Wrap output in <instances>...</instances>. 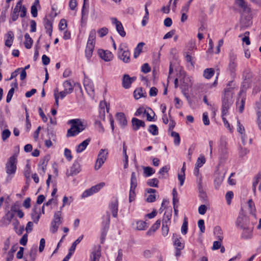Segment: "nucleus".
Segmentation results:
<instances>
[{
	"instance_id": "nucleus-21",
	"label": "nucleus",
	"mask_w": 261,
	"mask_h": 261,
	"mask_svg": "<svg viewBox=\"0 0 261 261\" xmlns=\"http://www.w3.org/2000/svg\"><path fill=\"white\" fill-rule=\"evenodd\" d=\"M118 206V201L117 198H115L114 200H112L109 205V208L112 211L113 217L114 218L117 216Z\"/></svg>"
},
{
	"instance_id": "nucleus-56",
	"label": "nucleus",
	"mask_w": 261,
	"mask_h": 261,
	"mask_svg": "<svg viewBox=\"0 0 261 261\" xmlns=\"http://www.w3.org/2000/svg\"><path fill=\"white\" fill-rule=\"evenodd\" d=\"M202 120L204 125H208L210 124V120L208 116V113L207 112H204L203 113Z\"/></svg>"
},
{
	"instance_id": "nucleus-24",
	"label": "nucleus",
	"mask_w": 261,
	"mask_h": 261,
	"mask_svg": "<svg viewBox=\"0 0 261 261\" xmlns=\"http://www.w3.org/2000/svg\"><path fill=\"white\" fill-rule=\"evenodd\" d=\"M122 81V85L124 88L128 89L130 87L132 83L130 81V77L128 74H124Z\"/></svg>"
},
{
	"instance_id": "nucleus-13",
	"label": "nucleus",
	"mask_w": 261,
	"mask_h": 261,
	"mask_svg": "<svg viewBox=\"0 0 261 261\" xmlns=\"http://www.w3.org/2000/svg\"><path fill=\"white\" fill-rule=\"evenodd\" d=\"M123 44H121L119 46L118 51V57L124 63H128L130 60V53L128 50H124L122 47Z\"/></svg>"
},
{
	"instance_id": "nucleus-43",
	"label": "nucleus",
	"mask_w": 261,
	"mask_h": 261,
	"mask_svg": "<svg viewBox=\"0 0 261 261\" xmlns=\"http://www.w3.org/2000/svg\"><path fill=\"white\" fill-rule=\"evenodd\" d=\"M188 218L186 217H185L184 219L183 223L181 226V233L183 234H186L188 232Z\"/></svg>"
},
{
	"instance_id": "nucleus-27",
	"label": "nucleus",
	"mask_w": 261,
	"mask_h": 261,
	"mask_svg": "<svg viewBox=\"0 0 261 261\" xmlns=\"http://www.w3.org/2000/svg\"><path fill=\"white\" fill-rule=\"evenodd\" d=\"M134 96L136 99L146 97V92L141 87L137 88L134 92Z\"/></svg>"
},
{
	"instance_id": "nucleus-16",
	"label": "nucleus",
	"mask_w": 261,
	"mask_h": 261,
	"mask_svg": "<svg viewBox=\"0 0 261 261\" xmlns=\"http://www.w3.org/2000/svg\"><path fill=\"white\" fill-rule=\"evenodd\" d=\"M243 231L241 234V238L243 239H250L252 237L253 227L247 226L243 228Z\"/></svg>"
},
{
	"instance_id": "nucleus-62",
	"label": "nucleus",
	"mask_w": 261,
	"mask_h": 261,
	"mask_svg": "<svg viewBox=\"0 0 261 261\" xmlns=\"http://www.w3.org/2000/svg\"><path fill=\"white\" fill-rule=\"evenodd\" d=\"M220 240L214 241L213 243V245L212 248L213 250H215L219 249L221 246V242Z\"/></svg>"
},
{
	"instance_id": "nucleus-50",
	"label": "nucleus",
	"mask_w": 261,
	"mask_h": 261,
	"mask_svg": "<svg viewBox=\"0 0 261 261\" xmlns=\"http://www.w3.org/2000/svg\"><path fill=\"white\" fill-rule=\"evenodd\" d=\"M151 71V68L148 63H144L141 67V71L147 73Z\"/></svg>"
},
{
	"instance_id": "nucleus-26",
	"label": "nucleus",
	"mask_w": 261,
	"mask_h": 261,
	"mask_svg": "<svg viewBox=\"0 0 261 261\" xmlns=\"http://www.w3.org/2000/svg\"><path fill=\"white\" fill-rule=\"evenodd\" d=\"M95 45L89 43L87 44L85 49V56L88 60H89L92 57V53L94 48Z\"/></svg>"
},
{
	"instance_id": "nucleus-20",
	"label": "nucleus",
	"mask_w": 261,
	"mask_h": 261,
	"mask_svg": "<svg viewBox=\"0 0 261 261\" xmlns=\"http://www.w3.org/2000/svg\"><path fill=\"white\" fill-rule=\"evenodd\" d=\"M43 23L46 33L51 36L53 32V22L45 17L43 18Z\"/></svg>"
},
{
	"instance_id": "nucleus-52",
	"label": "nucleus",
	"mask_w": 261,
	"mask_h": 261,
	"mask_svg": "<svg viewBox=\"0 0 261 261\" xmlns=\"http://www.w3.org/2000/svg\"><path fill=\"white\" fill-rule=\"evenodd\" d=\"M11 135V132L8 129H5L3 132L2 134V138L3 141H5L6 139H7Z\"/></svg>"
},
{
	"instance_id": "nucleus-6",
	"label": "nucleus",
	"mask_w": 261,
	"mask_h": 261,
	"mask_svg": "<svg viewBox=\"0 0 261 261\" xmlns=\"http://www.w3.org/2000/svg\"><path fill=\"white\" fill-rule=\"evenodd\" d=\"M17 153L10 156L6 165V172L8 174H13L16 170Z\"/></svg>"
},
{
	"instance_id": "nucleus-53",
	"label": "nucleus",
	"mask_w": 261,
	"mask_h": 261,
	"mask_svg": "<svg viewBox=\"0 0 261 261\" xmlns=\"http://www.w3.org/2000/svg\"><path fill=\"white\" fill-rule=\"evenodd\" d=\"M97 33L99 34V37H103L106 36L108 33V29L107 28L103 27L99 29Z\"/></svg>"
},
{
	"instance_id": "nucleus-34",
	"label": "nucleus",
	"mask_w": 261,
	"mask_h": 261,
	"mask_svg": "<svg viewBox=\"0 0 261 261\" xmlns=\"http://www.w3.org/2000/svg\"><path fill=\"white\" fill-rule=\"evenodd\" d=\"M144 43L140 42L137 45V47L135 48L134 53V57L135 58H137L139 57L140 53L142 52V47L144 45Z\"/></svg>"
},
{
	"instance_id": "nucleus-31",
	"label": "nucleus",
	"mask_w": 261,
	"mask_h": 261,
	"mask_svg": "<svg viewBox=\"0 0 261 261\" xmlns=\"http://www.w3.org/2000/svg\"><path fill=\"white\" fill-rule=\"evenodd\" d=\"M37 6H40L39 1L35 0L31 8V12L33 17H36L38 15V10L37 8Z\"/></svg>"
},
{
	"instance_id": "nucleus-33",
	"label": "nucleus",
	"mask_w": 261,
	"mask_h": 261,
	"mask_svg": "<svg viewBox=\"0 0 261 261\" xmlns=\"http://www.w3.org/2000/svg\"><path fill=\"white\" fill-rule=\"evenodd\" d=\"M147 227V223L142 220H138L136 222V229L138 230H145Z\"/></svg>"
},
{
	"instance_id": "nucleus-23",
	"label": "nucleus",
	"mask_w": 261,
	"mask_h": 261,
	"mask_svg": "<svg viewBox=\"0 0 261 261\" xmlns=\"http://www.w3.org/2000/svg\"><path fill=\"white\" fill-rule=\"evenodd\" d=\"M90 141L91 139L90 138H88L84 141H83L76 147V151L77 153H81L82 151H83L86 148V147L89 144Z\"/></svg>"
},
{
	"instance_id": "nucleus-48",
	"label": "nucleus",
	"mask_w": 261,
	"mask_h": 261,
	"mask_svg": "<svg viewBox=\"0 0 261 261\" xmlns=\"http://www.w3.org/2000/svg\"><path fill=\"white\" fill-rule=\"evenodd\" d=\"M67 27V21L65 19L60 20L59 24V30L61 31L64 30Z\"/></svg>"
},
{
	"instance_id": "nucleus-49",
	"label": "nucleus",
	"mask_w": 261,
	"mask_h": 261,
	"mask_svg": "<svg viewBox=\"0 0 261 261\" xmlns=\"http://www.w3.org/2000/svg\"><path fill=\"white\" fill-rule=\"evenodd\" d=\"M14 93V88L12 87L9 91H8V93L7 94V98H6V101L7 102L9 103L12 98V96Z\"/></svg>"
},
{
	"instance_id": "nucleus-37",
	"label": "nucleus",
	"mask_w": 261,
	"mask_h": 261,
	"mask_svg": "<svg viewBox=\"0 0 261 261\" xmlns=\"http://www.w3.org/2000/svg\"><path fill=\"white\" fill-rule=\"evenodd\" d=\"M171 136L174 138V144L176 146H178L180 142V138L178 133L172 131Z\"/></svg>"
},
{
	"instance_id": "nucleus-7",
	"label": "nucleus",
	"mask_w": 261,
	"mask_h": 261,
	"mask_svg": "<svg viewBox=\"0 0 261 261\" xmlns=\"http://www.w3.org/2000/svg\"><path fill=\"white\" fill-rule=\"evenodd\" d=\"M249 218L246 216L245 212L241 208L236 222V226L240 228H243L249 225Z\"/></svg>"
},
{
	"instance_id": "nucleus-12",
	"label": "nucleus",
	"mask_w": 261,
	"mask_h": 261,
	"mask_svg": "<svg viewBox=\"0 0 261 261\" xmlns=\"http://www.w3.org/2000/svg\"><path fill=\"white\" fill-rule=\"evenodd\" d=\"M237 55L232 51L229 53V63L228 69L231 74L234 73L237 66L236 62Z\"/></svg>"
},
{
	"instance_id": "nucleus-38",
	"label": "nucleus",
	"mask_w": 261,
	"mask_h": 261,
	"mask_svg": "<svg viewBox=\"0 0 261 261\" xmlns=\"http://www.w3.org/2000/svg\"><path fill=\"white\" fill-rule=\"evenodd\" d=\"M261 179V173L259 172L254 178V181L252 184V190L254 194L256 192V186L259 181Z\"/></svg>"
},
{
	"instance_id": "nucleus-44",
	"label": "nucleus",
	"mask_w": 261,
	"mask_h": 261,
	"mask_svg": "<svg viewBox=\"0 0 261 261\" xmlns=\"http://www.w3.org/2000/svg\"><path fill=\"white\" fill-rule=\"evenodd\" d=\"M149 132L153 136H156L159 134L158 128L155 124H151L148 128Z\"/></svg>"
},
{
	"instance_id": "nucleus-15",
	"label": "nucleus",
	"mask_w": 261,
	"mask_h": 261,
	"mask_svg": "<svg viewBox=\"0 0 261 261\" xmlns=\"http://www.w3.org/2000/svg\"><path fill=\"white\" fill-rule=\"evenodd\" d=\"M81 171V165L77 161H75L70 168V173H66L67 176H73L78 174Z\"/></svg>"
},
{
	"instance_id": "nucleus-29",
	"label": "nucleus",
	"mask_w": 261,
	"mask_h": 261,
	"mask_svg": "<svg viewBox=\"0 0 261 261\" xmlns=\"http://www.w3.org/2000/svg\"><path fill=\"white\" fill-rule=\"evenodd\" d=\"M25 41L24 42V46L27 49H30L32 47L33 40L30 37L28 33H25L24 35Z\"/></svg>"
},
{
	"instance_id": "nucleus-35",
	"label": "nucleus",
	"mask_w": 261,
	"mask_h": 261,
	"mask_svg": "<svg viewBox=\"0 0 261 261\" xmlns=\"http://www.w3.org/2000/svg\"><path fill=\"white\" fill-rule=\"evenodd\" d=\"M137 186V180L136 173L135 172H133L131 174V178H130V189H136V188Z\"/></svg>"
},
{
	"instance_id": "nucleus-25",
	"label": "nucleus",
	"mask_w": 261,
	"mask_h": 261,
	"mask_svg": "<svg viewBox=\"0 0 261 261\" xmlns=\"http://www.w3.org/2000/svg\"><path fill=\"white\" fill-rule=\"evenodd\" d=\"M116 117L120 125L122 127H125L127 125V120L123 113H117L116 114Z\"/></svg>"
},
{
	"instance_id": "nucleus-59",
	"label": "nucleus",
	"mask_w": 261,
	"mask_h": 261,
	"mask_svg": "<svg viewBox=\"0 0 261 261\" xmlns=\"http://www.w3.org/2000/svg\"><path fill=\"white\" fill-rule=\"evenodd\" d=\"M169 230V226H167V225H164V224H162V235L164 237H166L168 235Z\"/></svg>"
},
{
	"instance_id": "nucleus-32",
	"label": "nucleus",
	"mask_w": 261,
	"mask_h": 261,
	"mask_svg": "<svg viewBox=\"0 0 261 261\" xmlns=\"http://www.w3.org/2000/svg\"><path fill=\"white\" fill-rule=\"evenodd\" d=\"M214 233L216 236L218 240L222 241L223 237L221 228L219 226L215 227L214 229Z\"/></svg>"
},
{
	"instance_id": "nucleus-54",
	"label": "nucleus",
	"mask_w": 261,
	"mask_h": 261,
	"mask_svg": "<svg viewBox=\"0 0 261 261\" xmlns=\"http://www.w3.org/2000/svg\"><path fill=\"white\" fill-rule=\"evenodd\" d=\"M198 226L200 229V232L201 233H204L205 231V226L204 221L203 219H200L198 221Z\"/></svg>"
},
{
	"instance_id": "nucleus-39",
	"label": "nucleus",
	"mask_w": 261,
	"mask_h": 261,
	"mask_svg": "<svg viewBox=\"0 0 261 261\" xmlns=\"http://www.w3.org/2000/svg\"><path fill=\"white\" fill-rule=\"evenodd\" d=\"M95 38H96V31L94 29H93L90 32L87 43H91V44L95 45Z\"/></svg>"
},
{
	"instance_id": "nucleus-19",
	"label": "nucleus",
	"mask_w": 261,
	"mask_h": 261,
	"mask_svg": "<svg viewBox=\"0 0 261 261\" xmlns=\"http://www.w3.org/2000/svg\"><path fill=\"white\" fill-rule=\"evenodd\" d=\"M133 129L134 130H138L140 127H144L145 126V122L141 120L134 117L132 119Z\"/></svg>"
},
{
	"instance_id": "nucleus-18",
	"label": "nucleus",
	"mask_w": 261,
	"mask_h": 261,
	"mask_svg": "<svg viewBox=\"0 0 261 261\" xmlns=\"http://www.w3.org/2000/svg\"><path fill=\"white\" fill-rule=\"evenodd\" d=\"M98 54L100 57L106 62L111 61L113 58L112 53L108 50H99Z\"/></svg>"
},
{
	"instance_id": "nucleus-63",
	"label": "nucleus",
	"mask_w": 261,
	"mask_h": 261,
	"mask_svg": "<svg viewBox=\"0 0 261 261\" xmlns=\"http://www.w3.org/2000/svg\"><path fill=\"white\" fill-rule=\"evenodd\" d=\"M257 123L259 129L261 130V111H257Z\"/></svg>"
},
{
	"instance_id": "nucleus-4",
	"label": "nucleus",
	"mask_w": 261,
	"mask_h": 261,
	"mask_svg": "<svg viewBox=\"0 0 261 261\" xmlns=\"http://www.w3.org/2000/svg\"><path fill=\"white\" fill-rule=\"evenodd\" d=\"M23 0H19L17 3L15 8H14L11 16L12 21H16L19 17V12H21L20 14V17H24L26 16L27 9L24 6L22 5Z\"/></svg>"
},
{
	"instance_id": "nucleus-41",
	"label": "nucleus",
	"mask_w": 261,
	"mask_h": 261,
	"mask_svg": "<svg viewBox=\"0 0 261 261\" xmlns=\"http://www.w3.org/2000/svg\"><path fill=\"white\" fill-rule=\"evenodd\" d=\"M83 235L81 236L72 243L71 246L70 247L69 250V251L73 253L75 250L76 245L81 242V241L83 239Z\"/></svg>"
},
{
	"instance_id": "nucleus-5",
	"label": "nucleus",
	"mask_w": 261,
	"mask_h": 261,
	"mask_svg": "<svg viewBox=\"0 0 261 261\" xmlns=\"http://www.w3.org/2000/svg\"><path fill=\"white\" fill-rule=\"evenodd\" d=\"M103 219H105L102 222V228L101 230L100 241L101 243L103 244L105 242L107 232L109 228L110 222V214L107 212L106 215L103 216Z\"/></svg>"
},
{
	"instance_id": "nucleus-11",
	"label": "nucleus",
	"mask_w": 261,
	"mask_h": 261,
	"mask_svg": "<svg viewBox=\"0 0 261 261\" xmlns=\"http://www.w3.org/2000/svg\"><path fill=\"white\" fill-rule=\"evenodd\" d=\"M105 182H100L94 186L92 187L91 188L86 190L82 194V197H86L92 195L99 191L104 186Z\"/></svg>"
},
{
	"instance_id": "nucleus-45",
	"label": "nucleus",
	"mask_w": 261,
	"mask_h": 261,
	"mask_svg": "<svg viewBox=\"0 0 261 261\" xmlns=\"http://www.w3.org/2000/svg\"><path fill=\"white\" fill-rule=\"evenodd\" d=\"M159 180L157 178H154L147 181V184L152 187H158Z\"/></svg>"
},
{
	"instance_id": "nucleus-64",
	"label": "nucleus",
	"mask_w": 261,
	"mask_h": 261,
	"mask_svg": "<svg viewBox=\"0 0 261 261\" xmlns=\"http://www.w3.org/2000/svg\"><path fill=\"white\" fill-rule=\"evenodd\" d=\"M28 242V234L27 233H25L23 234L22 237L20 239L19 241V243L25 246Z\"/></svg>"
},
{
	"instance_id": "nucleus-58",
	"label": "nucleus",
	"mask_w": 261,
	"mask_h": 261,
	"mask_svg": "<svg viewBox=\"0 0 261 261\" xmlns=\"http://www.w3.org/2000/svg\"><path fill=\"white\" fill-rule=\"evenodd\" d=\"M135 196H136L135 189L130 188L129 194V202H131L135 200Z\"/></svg>"
},
{
	"instance_id": "nucleus-1",
	"label": "nucleus",
	"mask_w": 261,
	"mask_h": 261,
	"mask_svg": "<svg viewBox=\"0 0 261 261\" xmlns=\"http://www.w3.org/2000/svg\"><path fill=\"white\" fill-rule=\"evenodd\" d=\"M218 165L224 164L228 157V147L226 139L224 137H221L220 139L218 148Z\"/></svg>"
},
{
	"instance_id": "nucleus-28",
	"label": "nucleus",
	"mask_w": 261,
	"mask_h": 261,
	"mask_svg": "<svg viewBox=\"0 0 261 261\" xmlns=\"http://www.w3.org/2000/svg\"><path fill=\"white\" fill-rule=\"evenodd\" d=\"M7 39L5 41V45L10 47L14 40V34L12 31H9L7 34Z\"/></svg>"
},
{
	"instance_id": "nucleus-22",
	"label": "nucleus",
	"mask_w": 261,
	"mask_h": 261,
	"mask_svg": "<svg viewBox=\"0 0 261 261\" xmlns=\"http://www.w3.org/2000/svg\"><path fill=\"white\" fill-rule=\"evenodd\" d=\"M173 237L174 238L173 245L175 247V248L184 249L185 247L184 243L180 242L181 238L179 236L175 233L173 234Z\"/></svg>"
},
{
	"instance_id": "nucleus-3",
	"label": "nucleus",
	"mask_w": 261,
	"mask_h": 261,
	"mask_svg": "<svg viewBox=\"0 0 261 261\" xmlns=\"http://www.w3.org/2000/svg\"><path fill=\"white\" fill-rule=\"evenodd\" d=\"M232 103V89L231 88H225L224 95L222 97V116L227 114L230 106Z\"/></svg>"
},
{
	"instance_id": "nucleus-40",
	"label": "nucleus",
	"mask_w": 261,
	"mask_h": 261,
	"mask_svg": "<svg viewBox=\"0 0 261 261\" xmlns=\"http://www.w3.org/2000/svg\"><path fill=\"white\" fill-rule=\"evenodd\" d=\"M37 252V246L33 247L30 251L29 256L31 261H35Z\"/></svg>"
},
{
	"instance_id": "nucleus-55",
	"label": "nucleus",
	"mask_w": 261,
	"mask_h": 261,
	"mask_svg": "<svg viewBox=\"0 0 261 261\" xmlns=\"http://www.w3.org/2000/svg\"><path fill=\"white\" fill-rule=\"evenodd\" d=\"M205 162V159L204 156L199 157L197 160L196 165L198 167H201Z\"/></svg>"
},
{
	"instance_id": "nucleus-14",
	"label": "nucleus",
	"mask_w": 261,
	"mask_h": 261,
	"mask_svg": "<svg viewBox=\"0 0 261 261\" xmlns=\"http://www.w3.org/2000/svg\"><path fill=\"white\" fill-rule=\"evenodd\" d=\"M111 20L112 23L115 24L116 30L119 34L122 37L125 36L126 33L124 30V28L121 22L118 21L116 18H112Z\"/></svg>"
},
{
	"instance_id": "nucleus-57",
	"label": "nucleus",
	"mask_w": 261,
	"mask_h": 261,
	"mask_svg": "<svg viewBox=\"0 0 261 261\" xmlns=\"http://www.w3.org/2000/svg\"><path fill=\"white\" fill-rule=\"evenodd\" d=\"M64 155L68 161H70L72 159L71 151L68 148L65 149Z\"/></svg>"
},
{
	"instance_id": "nucleus-9",
	"label": "nucleus",
	"mask_w": 261,
	"mask_h": 261,
	"mask_svg": "<svg viewBox=\"0 0 261 261\" xmlns=\"http://www.w3.org/2000/svg\"><path fill=\"white\" fill-rule=\"evenodd\" d=\"M61 212L58 211L56 212L54 216V219L51 222V227L50 231L53 233H55L57 231L58 227L60 224H61Z\"/></svg>"
},
{
	"instance_id": "nucleus-47",
	"label": "nucleus",
	"mask_w": 261,
	"mask_h": 261,
	"mask_svg": "<svg viewBox=\"0 0 261 261\" xmlns=\"http://www.w3.org/2000/svg\"><path fill=\"white\" fill-rule=\"evenodd\" d=\"M233 197V193L232 191H228L225 195V198L228 204H230L231 199Z\"/></svg>"
},
{
	"instance_id": "nucleus-8",
	"label": "nucleus",
	"mask_w": 261,
	"mask_h": 261,
	"mask_svg": "<svg viewBox=\"0 0 261 261\" xmlns=\"http://www.w3.org/2000/svg\"><path fill=\"white\" fill-rule=\"evenodd\" d=\"M108 154V151L107 149H101L100 150L98 154L97 160L95 163V170H98L100 169V168L106 161Z\"/></svg>"
},
{
	"instance_id": "nucleus-61",
	"label": "nucleus",
	"mask_w": 261,
	"mask_h": 261,
	"mask_svg": "<svg viewBox=\"0 0 261 261\" xmlns=\"http://www.w3.org/2000/svg\"><path fill=\"white\" fill-rule=\"evenodd\" d=\"M206 211L207 207L204 204H202L198 207V213L200 215H204L206 213Z\"/></svg>"
},
{
	"instance_id": "nucleus-10",
	"label": "nucleus",
	"mask_w": 261,
	"mask_h": 261,
	"mask_svg": "<svg viewBox=\"0 0 261 261\" xmlns=\"http://www.w3.org/2000/svg\"><path fill=\"white\" fill-rule=\"evenodd\" d=\"M244 82L242 84V87L245 89H247L250 86L251 82V79L253 77L252 73L249 68L245 69L243 72Z\"/></svg>"
},
{
	"instance_id": "nucleus-60",
	"label": "nucleus",
	"mask_w": 261,
	"mask_h": 261,
	"mask_svg": "<svg viewBox=\"0 0 261 261\" xmlns=\"http://www.w3.org/2000/svg\"><path fill=\"white\" fill-rule=\"evenodd\" d=\"M222 119L225 126L226 127L230 130V132H232L233 127L232 126H231L230 125L226 118L224 116H222Z\"/></svg>"
},
{
	"instance_id": "nucleus-30",
	"label": "nucleus",
	"mask_w": 261,
	"mask_h": 261,
	"mask_svg": "<svg viewBox=\"0 0 261 261\" xmlns=\"http://www.w3.org/2000/svg\"><path fill=\"white\" fill-rule=\"evenodd\" d=\"M63 87L64 88V90L66 91V93L70 94L73 91V86L69 80H67L63 83Z\"/></svg>"
},
{
	"instance_id": "nucleus-36",
	"label": "nucleus",
	"mask_w": 261,
	"mask_h": 261,
	"mask_svg": "<svg viewBox=\"0 0 261 261\" xmlns=\"http://www.w3.org/2000/svg\"><path fill=\"white\" fill-rule=\"evenodd\" d=\"M215 71L213 68H206L203 71V76L207 79H211L214 74Z\"/></svg>"
},
{
	"instance_id": "nucleus-2",
	"label": "nucleus",
	"mask_w": 261,
	"mask_h": 261,
	"mask_svg": "<svg viewBox=\"0 0 261 261\" xmlns=\"http://www.w3.org/2000/svg\"><path fill=\"white\" fill-rule=\"evenodd\" d=\"M67 123L71 124V127L68 129L67 132L66 136L67 137L75 136L86 128V125L83 124L81 119L69 120Z\"/></svg>"
},
{
	"instance_id": "nucleus-42",
	"label": "nucleus",
	"mask_w": 261,
	"mask_h": 261,
	"mask_svg": "<svg viewBox=\"0 0 261 261\" xmlns=\"http://www.w3.org/2000/svg\"><path fill=\"white\" fill-rule=\"evenodd\" d=\"M143 170L146 177L150 176L155 173V170L150 167H144Z\"/></svg>"
},
{
	"instance_id": "nucleus-17",
	"label": "nucleus",
	"mask_w": 261,
	"mask_h": 261,
	"mask_svg": "<svg viewBox=\"0 0 261 261\" xmlns=\"http://www.w3.org/2000/svg\"><path fill=\"white\" fill-rule=\"evenodd\" d=\"M105 106L106 107L107 112L109 113L110 110V105H108L106 102L103 103L100 102L99 105V118L100 120H105Z\"/></svg>"
},
{
	"instance_id": "nucleus-51",
	"label": "nucleus",
	"mask_w": 261,
	"mask_h": 261,
	"mask_svg": "<svg viewBox=\"0 0 261 261\" xmlns=\"http://www.w3.org/2000/svg\"><path fill=\"white\" fill-rule=\"evenodd\" d=\"M248 207L250 209V213L252 215H254L253 212H255V209L254 204L252 199H249L248 201Z\"/></svg>"
},
{
	"instance_id": "nucleus-46",
	"label": "nucleus",
	"mask_w": 261,
	"mask_h": 261,
	"mask_svg": "<svg viewBox=\"0 0 261 261\" xmlns=\"http://www.w3.org/2000/svg\"><path fill=\"white\" fill-rule=\"evenodd\" d=\"M100 256V253L98 252H93L91 255L90 261H99Z\"/></svg>"
}]
</instances>
